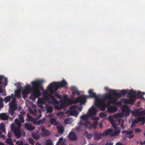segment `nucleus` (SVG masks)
<instances>
[{"label": "nucleus", "mask_w": 145, "mask_h": 145, "mask_svg": "<svg viewBox=\"0 0 145 145\" xmlns=\"http://www.w3.org/2000/svg\"><path fill=\"white\" fill-rule=\"evenodd\" d=\"M60 105L62 109L65 108L67 106L66 103H61Z\"/></svg>", "instance_id": "46"}, {"label": "nucleus", "mask_w": 145, "mask_h": 145, "mask_svg": "<svg viewBox=\"0 0 145 145\" xmlns=\"http://www.w3.org/2000/svg\"><path fill=\"white\" fill-rule=\"evenodd\" d=\"M121 112L125 116H129L130 112L129 106L126 105H124L122 109Z\"/></svg>", "instance_id": "8"}, {"label": "nucleus", "mask_w": 145, "mask_h": 145, "mask_svg": "<svg viewBox=\"0 0 145 145\" xmlns=\"http://www.w3.org/2000/svg\"><path fill=\"white\" fill-rule=\"evenodd\" d=\"M93 93V90L92 89H90L88 91V93L89 94H91Z\"/></svg>", "instance_id": "63"}, {"label": "nucleus", "mask_w": 145, "mask_h": 145, "mask_svg": "<svg viewBox=\"0 0 145 145\" xmlns=\"http://www.w3.org/2000/svg\"><path fill=\"white\" fill-rule=\"evenodd\" d=\"M21 88L18 89H16L15 90V96L18 98H20L21 97Z\"/></svg>", "instance_id": "21"}, {"label": "nucleus", "mask_w": 145, "mask_h": 145, "mask_svg": "<svg viewBox=\"0 0 145 145\" xmlns=\"http://www.w3.org/2000/svg\"><path fill=\"white\" fill-rule=\"evenodd\" d=\"M131 96H129V95L127 96V97L129 98V104L131 105H134V102L136 100V96L135 95H131Z\"/></svg>", "instance_id": "14"}, {"label": "nucleus", "mask_w": 145, "mask_h": 145, "mask_svg": "<svg viewBox=\"0 0 145 145\" xmlns=\"http://www.w3.org/2000/svg\"><path fill=\"white\" fill-rule=\"evenodd\" d=\"M88 115L89 116L95 115L96 114L97 111L96 108L92 107L89 110Z\"/></svg>", "instance_id": "13"}, {"label": "nucleus", "mask_w": 145, "mask_h": 145, "mask_svg": "<svg viewBox=\"0 0 145 145\" xmlns=\"http://www.w3.org/2000/svg\"><path fill=\"white\" fill-rule=\"evenodd\" d=\"M8 105L10 109L9 110L8 112L11 116H12L14 115V112L17 109V105L14 102H11L9 103Z\"/></svg>", "instance_id": "6"}, {"label": "nucleus", "mask_w": 145, "mask_h": 145, "mask_svg": "<svg viewBox=\"0 0 145 145\" xmlns=\"http://www.w3.org/2000/svg\"><path fill=\"white\" fill-rule=\"evenodd\" d=\"M44 82V81L42 80H38L35 81H33L31 82V83L32 86H33V84H34L36 88V89L39 90V91H40V88L42 90H43L44 88L42 86H41V84Z\"/></svg>", "instance_id": "5"}, {"label": "nucleus", "mask_w": 145, "mask_h": 145, "mask_svg": "<svg viewBox=\"0 0 145 145\" xmlns=\"http://www.w3.org/2000/svg\"><path fill=\"white\" fill-rule=\"evenodd\" d=\"M115 130L114 133H113L112 134L110 135V136L111 137H114L116 136H117L119 135L121 132V129L120 128H116L115 129Z\"/></svg>", "instance_id": "19"}, {"label": "nucleus", "mask_w": 145, "mask_h": 145, "mask_svg": "<svg viewBox=\"0 0 145 145\" xmlns=\"http://www.w3.org/2000/svg\"><path fill=\"white\" fill-rule=\"evenodd\" d=\"M85 126L87 128L89 129L92 128V123L89 121H87L85 123Z\"/></svg>", "instance_id": "28"}, {"label": "nucleus", "mask_w": 145, "mask_h": 145, "mask_svg": "<svg viewBox=\"0 0 145 145\" xmlns=\"http://www.w3.org/2000/svg\"><path fill=\"white\" fill-rule=\"evenodd\" d=\"M112 94L116 97L117 98H120L122 96L121 94L120 93H117L116 92V90H112Z\"/></svg>", "instance_id": "22"}, {"label": "nucleus", "mask_w": 145, "mask_h": 145, "mask_svg": "<svg viewBox=\"0 0 145 145\" xmlns=\"http://www.w3.org/2000/svg\"><path fill=\"white\" fill-rule=\"evenodd\" d=\"M63 139V137H62L59 138V140L57 142L58 143H60L62 141Z\"/></svg>", "instance_id": "61"}, {"label": "nucleus", "mask_w": 145, "mask_h": 145, "mask_svg": "<svg viewBox=\"0 0 145 145\" xmlns=\"http://www.w3.org/2000/svg\"><path fill=\"white\" fill-rule=\"evenodd\" d=\"M50 122L51 124H54V125H56V120L54 118H51L50 120Z\"/></svg>", "instance_id": "38"}, {"label": "nucleus", "mask_w": 145, "mask_h": 145, "mask_svg": "<svg viewBox=\"0 0 145 145\" xmlns=\"http://www.w3.org/2000/svg\"><path fill=\"white\" fill-rule=\"evenodd\" d=\"M46 108L47 113H50L52 112L54 110L53 107L51 106H48L46 105Z\"/></svg>", "instance_id": "25"}, {"label": "nucleus", "mask_w": 145, "mask_h": 145, "mask_svg": "<svg viewBox=\"0 0 145 145\" xmlns=\"http://www.w3.org/2000/svg\"><path fill=\"white\" fill-rule=\"evenodd\" d=\"M98 123L97 121H95L93 123H92V128H93L94 129L96 128Z\"/></svg>", "instance_id": "33"}, {"label": "nucleus", "mask_w": 145, "mask_h": 145, "mask_svg": "<svg viewBox=\"0 0 145 145\" xmlns=\"http://www.w3.org/2000/svg\"><path fill=\"white\" fill-rule=\"evenodd\" d=\"M26 116L28 120L29 121H32L33 119V118L30 116L28 114H26Z\"/></svg>", "instance_id": "48"}, {"label": "nucleus", "mask_w": 145, "mask_h": 145, "mask_svg": "<svg viewBox=\"0 0 145 145\" xmlns=\"http://www.w3.org/2000/svg\"><path fill=\"white\" fill-rule=\"evenodd\" d=\"M22 95L24 99H25L26 97V95L27 94V93H23V92H22Z\"/></svg>", "instance_id": "59"}, {"label": "nucleus", "mask_w": 145, "mask_h": 145, "mask_svg": "<svg viewBox=\"0 0 145 145\" xmlns=\"http://www.w3.org/2000/svg\"><path fill=\"white\" fill-rule=\"evenodd\" d=\"M32 136L34 138L37 140H38L40 138L39 136L38 135L35 133H33Z\"/></svg>", "instance_id": "31"}, {"label": "nucleus", "mask_w": 145, "mask_h": 145, "mask_svg": "<svg viewBox=\"0 0 145 145\" xmlns=\"http://www.w3.org/2000/svg\"><path fill=\"white\" fill-rule=\"evenodd\" d=\"M102 135V134H101V133H95L94 136L95 139L97 140L101 139L102 138V136H103Z\"/></svg>", "instance_id": "23"}, {"label": "nucleus", "mask_w": 145, "mask_h": 145, "mask_svg": "<svg viewBox=\"0 0 145 145\" xmlns=\"http://www.w3.org/2000/svg\"><path fill=\"white\" fill-rule=\"evenodd\" d=\"M123 103L126 104H129V99H124L122 100Z\"/></svg>", "instance_id": "49"}, {"label": "nucleus", "mask_w": 145, "mask_h": 145, "mask_svg": "<svg viewBox=\"0 0 145 145\" xmlns=\"http://www.w3.org/2000/svg\"><path fill=\"white\" fill-rule=\"evenodd\" d=\"M137 94L138 95H140V94H142L144 95L145 94V92H141V91H138L137 92Z\"/></svg>", "instance_id": "58"}, {"label": "nucleus", "mask_w": 145, "mask_h": 145, "mask_svg": "<svg viewBox=\"0 0 145 145\" xmlns=\"http://www.w3.org/2000/svg\"><path fill=\"white\" fill-rule=\"evenodd\" d=\"M54 95L59 99H61L62 98V95L57 93H56L54 94Z\"/></svg>", "instance_id": "51"}, {"label": "nucleus", "mask_w": 145, "mask_h": 145, "mask_svg": "<svg viewBox=\"0 0 145 145\" xmlns=\"http://www.w3.org/2000/svg\"><path fill=\"white\" fill-rule=\"evenodd\" d=\"M136 115L140 116L143 115H145V110H143L142 108L137 109L135 110Z\"/></svg>", "instance_id": "10"}, {"label": "nucleus", "mask_w": 145, "mask_h": 145, "mask_svg": "<svg viewBox=\"0 0 145 145\" xmlns=\"http://www.w3.org/2000/svg\"><path fill=\"white\" fill-rule=\"evenodd\" d=\"M28 140L30 143L31 145H33L34 144L35 142L32 138H29L28 139Z\"/></svg>", "instance_id": "45"}, {"label": "nucleus", "mask_w": 145, "mask_h": 145, "mask_svg": "<svg viewBox=\"0 0 145 145\" xmlns=\"http://www.w3.org/2000/svg\"><path fill=\"white\" fill-rule=\"evenodd\" d=\"M6 143L9 145H14V144L12 141L11 139L9 138L6 140Z\"/></svg>", "instance_id": "32"}, {"label": "nucleus", "mask_w": 145, "mask_h": 145, "mask_svg": "<svg viewBox=\"0 0 145 145\" xmlns=\"http://www.w3.org/2000/svg\"><path fill=\"white\" fill-rule=\"evenodd\" d=\"M15 122L16 124L17 125L19 126H20H20L21 125V122L18 119L16 118L15 119Z\"/></svg>", "instance_id": "40"}, {"label": "nucleus", "mask_w": 145, "mask_h": 145, "mask_svg": "<svg viewBox=\"0 0 145 145\" xmlns=\"http://www.w3.org/2000/svg\"><path fill=\"white\" fill-rule=\"evenodd\" d=\"M71 89L73 91H76L77 93V94L78 95H79L80 94V93L78 91V89L77 88L74 86H72L71 87Z\"/></svg>", "instance_id": "35"}, {"label": "nucleus", "mask_w": 145, "mask_h": 145, "mask_svg": "<svg viewBox=\"0 0 145 145\" xmlns=\"http://www.w3.org/2000/svg\"><path fill=\"white\" fill-rule=\"evenodd\" d=\"M120 93L121 94L122 96H124L127 93H128V95H131L133 94L135 95L136 92L135 91H134L133 89L129 90V92H128V91L124 89L121 91Z\"/></svg>", "instance_id": "7"}, {"label": "nucleus", "mask_w": 145, "mask_h": 145, "mask_svg": "<svg viewBox=\"0 0 145 145\" xmlns=\"http://www.w3.org/2000/svg\"><path fill=\"white\" fill-rule=\"evenodd\" d=\"M52 140L50 139H49L46 140V145H53L52 143Z\"/></svg>", "instance_id": "37"}, {"label": "nucleus", "mask_w": 145, "mask_h": 145, "mask_svg": "<svg viewBox=\"0 0 145 145\" xmlns=\"http://www.w3.org/2000/svg\"><path fill=\"white\" fill-rule=\"evenodd\" d=\"M0 129L3 132H4V133L5 132V128L3 125L2 126H1V125H0Z\"/></svg>", "instance_id": "55"}, {"label": "nucleus", "mask_w": 145, "mask_h": 145, "mask_svg": "<svg viewBox=\"0 0 145 145\" xmlns=\"http://www.w3.org/2000/svg\"><path fill=\"white\" fill-rule=\"evenodd\" d=\"M50 94L49 95V97L51 99L52 101V102L53 103L57 104L59 103L58 101L56 100L54 96H53L52 94H54V93H50V91H49Z\"/></svg>", "instance_id": "20"}, {"label": "nucleus", "mask_w": 145, "mask_h": 145, "mask_svg": "<svg viewBox=\"0 0 145 145\" xmlns=\"http://www.w3.org/2000/svg\"><path fill=\"white\" fill-rule=\"evenodd\" d=\"M0 118L2 120H7L9 118L8 116L6 113H2L0 114Z\"/></svg>", "instance_id": "15"}, {"label": "nucleus", "mask_w": 145, "mask_h": 145, "mask_svg": "<svg viewBox=\"0 0 145 145\" xmlns=\"http://www.w3.org/2000/svg\"><path fill=\"white\" fill-rule=\"evenodd\" d=\"M68 137L69 139L71 140H75L77 139L75 133L73 131H71L69 133Z\"/></svg>", "instance_id": "12"}, {"label": "nucleus", "mask_w": 145, "mask_h": 145, "mask_svg": "<svg viewBox=\"0 0 145 145\" xmlns=\"http://www.w3.org/2000/svg\"><path fill=\"white\" fill-rule=\"evenodd\" d=\"M45 120V118H44L42 119H40L37 121L36 123V124L37 125H41L43 124L44 123Z\"/></svg>", "instance_id": "29"}, {"label": "nucleus", "mask_w": 145, "mask_h": 145, "mask_svg": "<svg viewBox=\"0 0 145 145\" xmlns=\"http://www.w3.org/2000/svg\"><path fill=\"white\" fill-rule=\"evenodd\" d=\"M113 98L111 94H107L104 96V99L100 101H99V100L95 101V104L101 110L104 111L110 104H112L115 105L117 104L116 101L117 99L116 100H112Z\"/></svg>", "instance_id": "1"}, {"label": "nucleus", "mask_w": 145, "mask_h": 145, "mask_svg": "<svg viewBox=\"0 0 145 145\" xmlns=\"http://www.w3.org/2000/svg\"><path fill=\"white\" fill-rule=\"evenodd\" d=\"M87 138L89 139H91L92 137V135L90 134L89 133L87 132L85 133Z\"/></svg>", "instance_id": "42"}, {"label": "nucleus", "mask_w": 145, "mask_h": 145, "mask_svg": "<svg viewBox=\"0 0 145 145\" xmlns=\"http://www.w3.org/2000/svg\"><path fill=\"white\" fill-rule=\"evenodd\" d=\"M123 122L124 121L122 119H121L119 120L118 121V124H120V123H121V127L123 129H125V127L123 125Z\"/></svg>", "instance_id": "30"}, {"label": "nucleus", "mask_w": 145, "mask_h": 145, "mask_svg": "<svg viewBox=\"0 0 145 145\" xmlns=\"http://www.w3.org/2000/svg\"><path fill=\"white\" fill-rule=\"evenodd\" d=\"M11 99V97L10 96H8L6 97L5 98V103H7L9 102Z\"/></svg>", "instance_id": "34"}, {"label": "nucleus", "mask_w": 145, "mask_h": 145, "mask_svg": "<svg viewBox=\"0 0 145 145\" xmlns=\"http://www.w3.org/2000/svg\"><path fill=\"white\" fill-rule=\"evenodd\" d=\"M145 119V117L141 116L138 117L137 118L138 122L141 121Z\"/></svg>", "instance_id": "43"}, {"label": "nucleus", "mask_w": 145, "mask_h": 145, "mask_svg": "<svg viewBox=\"0 0 145 145\" xmlns=\"http://www.w3.org/2000/svg\"><path fill=\"white\" fill-rule=\"evenodd\" d=\"M15 136L18 138H19L21 135L20 127L16 128L14 131Z\"/></svg>", "instance_id": "11"}, {"label": "nucleus", "mask_w": 145, "mask_h": 145, "mask_svg": "<svg viewBox=\"0 0 145 145\" xmlns=\"http://www.w3.org/2000/svg\"><path fill=\"white\" fill-rule=\"evenodd\" d=\"M42 130L43 133L45 136H48L50 135V133L49 131L45 129L44 127H42Z\"/></svg>", "instance_id": "24"}, {"label": "nucleus", "mask_w": 145, "mask_h": 145, "mask_svg": "<svg viewBox=\"0 0 145 145\" xmlns=\"http://www.w3.org/2000/svg\"><path fill=\"white\" fill-rule=\"evenodd\" d=\"M18 119L22 123L24 122V120L23 117L20 114H19L18 115Z\"/></svg>", "instance_id": "39"}, {"label": "nucleus", "mask_w": 145, "mask_h": 145, "mask_svg": "<svg viewBox=\"0 0 145 145\" xmlns=\"http://www.w3.org/2000/svg\"><path fill=\"white\" fill-rule=\"evenodd\" d=\"M25 126L27 130L29 131L33 130L35 129L34 126L30 124L25 123Z\"/></svg>", "instance_id": "16"}, {"label": "nucleus", "mask_w": 145, "mask_h": 145, "mask_svg": "<svg viewBox=\"0 0 145 145\" xmlns=\"http://www.w3.org/2000/svg\"><path fill=\"white\" fill-rule=\"evenodd\" d=\"M36 88L34 84H33L32 86V89L33 91L31 93V94L30 96V99L33 101H34L36 100V98L40 97L41 94L40 91H39V90L37 89Z\"/></svg>", "instance_id": "4"}, {"label": "nucleus", "mask_w": 145, "mask_h": 145, "mask_svg": "<svg viewBox=\"0 0 145 145\" xmlns=\"http://www.w3.org/2000/svg\"><path fill=\"white\" fill-rule=\"evenodd\" d=\"M111 124L112 126L113 127L114 129H116V128L119 129V128L117 127V125L114 122H111Z\"/></svg>", "instance_id": "47"}, {"label": "nucleus", "mask_w": 145, "mask_h": 145, "mask_svg": "<svg viewBox=\"0 0 145 145\" xmlns=\"http://www.w3.org/2000/svg\"><path fill=\"white\" fill-rule=\"evenodd\" d=\"M67 84V82L64 79L60 82H52L48 86V90L52 93H54L60 88L65 87Z\"/></svg>", "instance_id": "3"}, {"label": "nucleus", "mask_w": 145, "mask_h": 145, "mask_svg": "<svg viewBox=\"0 0 145 145\" xmlns=\"http://www.w3.org/2000/svg\"><path fill=\"white\" fill-rule=\"evenodd\" d=\"M78 106L77 105H74L71 106L70 107L71 110H73L74 109H77L78 108Z\"/></svg>", "instance_id": "50"}, {"label": "nucleus", "mask_w": 145, "mask_h": 145, "mask_svg": "<svg viewBox=\"0 0 145 145\" xmlns=\"http://www.w3.org/2000/svg\"><path fill=\"white\" fill-rule=\"evenodd\" d=\"M88 97L95 98V101L99 100L98 97L96 93L93 92L91 94H89V96L82 95L72 101L68 102L67 103L69 104L68 105H69L71 104H76L80 103L81 105L86 103V99Z\"/></svg>", "instance_id": "2"}, {"label": "nucleus", "mask_w": 145, "mask_h": 145, "mask_svg": "<svg viewBox=\"0 0 145 145\" xmlns=\"http://www.w3.org/2000/svg\"><path fill=\"white\" fill-rule=\"evenodd\" d=\"M70 112V114L72 116H77L78 115V112L77 111L74 110H71Z\"/></svg>", "instance_id": "27"}, {"label": "nucleus", "mask_w": 145, "mask_h": 145, "mask_svg": "<svg viewBox=\"0 0 145 145\" xmlns=\"http://www.w3.org/2000/svg\"><path fill=\"white\" fill-rule=\"evenodd\" d=\"M57 129L58 130V132L60 134L62 133L64 131V127L61 125L58 126Z\"/></svg>", "instance_id": "26"}, {"label": "nucleus", "mask_w": 145, "mask_h": 145, "mask_svg": "<svg viewBox=\"0 0 145 145\" xmlns=\"http://www.w3.org/2000/svg\"><path fill=\"white\" fill-rule=\"evenodd\" d=\"M113 132V130L111 128L109 129L106 130L105 131L102 133L103 136H108L109 135H110L111 133Z\"/></svg>", "instance_id": "17"}, {"label": "nucleus", "mask_w": 145, "mask_h": 145, "mask_svg": "<svg viewBox=\"0 0 145 145\" xmlns=\"http://www.w3.org/2000/svg\"><path fill=\"white\" fill-rule=\"evenodd\" d=\"M88 118V116L87 114L82 115L80 117V118L82 120H86Z\"/></svg>", "instance_id": "36"}, {"label": "nucleus", "mask_w": 145, "mask_h": 145, "mask_svg": "<svg viewBox=\"0 0 145 145\" xmlns=\"http://www.w3.org/2000/svg\"><path fill=\"white\" fill-rule=\"evenodd\" d=\"M133 133V130H131L129 131H127V135H130Z\"/></svg>", "instance_id": "62"}, {"label": "nucleus", "mask_w": 145, "mask_h": 145, "mask_svg": "<svg viewBox=\"0 0 145 145\" xmlns=\"http://www.w3.org/2000/svg\"><path fill=\"white\" fill-rule=\"evenodd\" d=\"M132 125L133 123L136 124V123H137L138 122V120H133L132 121Z\"/></svg>", "instance_id": "64"}, {"label": "nucleus", "mask_w": 145, "mask_h": 145, "mask_svg": "<svg viewBox=\"0 0 145 145\" xmlns=\"http://www.w3.org/2000/svg\"><path fill=\"white\" fill-rule=\"evenodd\" d=\"M4 78V76L3 75H0V84H2V80Z\"/></svg>", "instance_id": "57"}, {"label": "nucleus", "mask_w": 145, "mask_h": 145, "mask_svg": "<svg viewBox=\"0 0 145 145\" xmlns=\"http://www.w3.org/2000/svg\"><path fill=\"white\" fill-rule=\"evenodd\" d=\"M32 89V86L31 87L29 85L27 84L25 86L24 89H23L22 92H23V93H27V94H28L30 93H31L33 91Z\"/></svg>", "instance_id": "9"}, {"label": "nucleus", "mask_w": 145, "mask_h": 145, "mask_svg": "<svg viewBox=\"0 0 145 145\" xmlns=\"http://www.w3.org/2000/svg\"><path fill=\"white\" fill-rule=\"evenodd\" d=\"M104 89L105 90H106V91L108 90L109 91H110L111 93H112V89H109L107 87H105V88Z\"/></svg>", "instance_id": "60"}, {"label": "nucleus", "mask_w": 145, "mask_h": 145, "mask_svg": "<svg viewBox=\"0 0 145 145\" xmlns=\"http://www.w3.org/2000/svg\"><path fill=\"white\" fill-rule=\"evenodd\" d=\"M135 131L136 133H139L141 131V130L139 128H135Z\"/></svg>", "instance_id": "56"}, {"label": "nucleus", "mask_w": 145, "mask_h": 145, "mask_svg": "<svg viewBox=\"0 0 145 145\" xmlns=\"http://www.w3.org/2000/svg\"><path fill=\"white\" fill-rule=\"evenodd\" d=\"M70 119L69 118H67L64 120V122L65 124H68L70 123Z\"/></svg>", "instance_id": "53"}, {"label": "nucleus", "mask_w": 145, "mask_h": 145, "mask_svg": "<svg viewBox=\"0 0 145 145\" xmlns=\"http://www.w3.org/2000/svg\"><path fill=\"white\" fill-rule=\"evenodd\" d=\"M3 100L1 97L0 98V110L3 108L4 106V104L3 103Z\"/></svg>", "instance_id": "41"}, {"label": "nucleus", "mask_w": 145, "mask_h": 145, "mask_svg": "<svg viewBox=\"0 0 145 145\" xmlns=\"http://www.w3.org/2000/svg\"><path fill=\"white\" fill-rule=\"evenodd\" d=\"M55 109L58 110H60L62 109L61 105L60 106L57 105L55 106Z\"/></svg>", "instance_id": "52"}, {"label": "nucleus", "mask_w": 145, "mask_h": 145, "mask_svg": "<svg viewBox=\"0 0 145 145\" xmlns=\"http://www.w3.org/2000/svg\"><path fill=\"white\" fill-rule=\"evenodd\" d=\"M19 141H17L16 142V144L18 145H24L22 141H21L19 142Z\"/></svg>", "instance_id": "54"}, {"label": "nucleus", "mask_w": 145, "mask_h": 145, "mask_svg": "<svg viewBox=\"0 0 145 145\" xmlns=\"http://www.w3.org/2000/svg\"><path fill=\"white\" fill-rule=\"evenodd\" d=\"M118 110L117 107L115 106H111L108 107L107 108V111L110 113H114Z\"/></svg>", "instance_id": "18"}, {"label": "nucleus", "mask_w": 145, "mask_h": 145, "mask_svg": "<svg viewBox=\"0 0 145 145\" xmlns=\"http://www.w3.org/2000/svg\"><path fill=\"white\" fill-rule=\"evenodd\" d=\"M99 116L101 118H105L106 116L107 115L104 112H101L99 113Z\"/></svg>", "instance_id": "44"}]
</instances>
